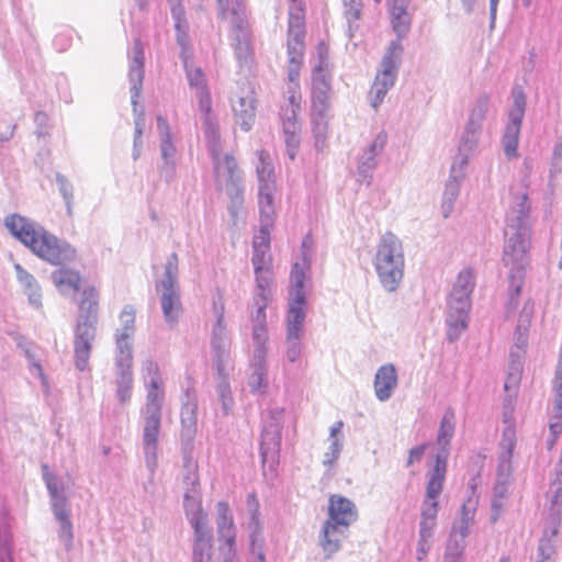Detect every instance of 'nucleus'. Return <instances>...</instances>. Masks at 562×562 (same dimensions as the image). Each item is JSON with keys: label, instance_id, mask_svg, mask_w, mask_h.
Listing matches in <instances>:
<instances>
[{"label": "nucleus", "instance_id": "32", "mask_svg": "<svg viewBox=\"0 0 562 562\" xmlns=\"http://www.w3.org/2000/svg\"><path fill=\"white\" fill-rule=\"evenodd\" d=\"M146 395V414H161L164 401L162 381H150L145 384Z\"/></svg>", "mask_w": 562, "mask_h": 562}, {"label": "nucleus", "instance_id": "2", "mask_svg": "<svg viewBox=\"0 0 562 562\" xmlns=\"http://www.w3.org/2000/svg\"><path fill=\"white\" fill-rule=\"evenodd\" d=\"M475 286V276L471 269H463L453 284L448 301V337L454 340L468 327L471 310V293Z\"/></svg>", "mask_w": 562, "mask_h": 562}, {"label": "nucleus", "instance_id": "63", "mask_svg": "<svg viewBox=\"0 0 562 562\" xmlns=\"http://www.w3.org/2000/svg\"><path fill=\"white\" fill-rule=\"evenodd\" d=\"M342 427H344V423L341 420L336 422L330 427V437L333 438V440L338 439L337 435L341 431Z\"/></svg>", "mask_w": 562, "mask_h": 562}, {"label": "nucleus", "instance_id": "7", "mask_svg": "<svg viewBox=\"0 0 562 562\" xmlns=\"http://www.w3.org/2000/svg\"><path fill=\"white\" fill-rule=\"evenodd\" d=\"M206 142L213 160L217 189L225 190L232 198L241 199L243 188L236 158L232 154L221 156V136H217L216 142Z\"/></svg>", "mask_w": 562, "mask_h": 562}, {"label": "nucleus", "instance_id": "40", "mask_svg": "<svg viewBox=\"0 0 562 562\" xmlns=\"http://www.w3.org/2000/svg\"><path fill=\"white\" fill-rule=\"evenodd\" d=\"M549 430L551 434L549 443L550 448H552L557 443L559 436L562 434V409H558L557 405H553V415L549 424Z\"/></svg>", "mask_w": 562, "mask_h": 562}, {"label": "nucleus", "instance_id": "12", "mask_svg": "<svg viewBox=\"0 0 562 562\" xmlns=\"http://www.w3.org/2000/svg\"><path fill=\"white\" fill-rule=\"evenodd\" d=\"M43 471L46 486L53 498V508L55 516L60 522V537L65 538L66 542L70 544L74 537L72 525L69 519V514L66 506L67 499L63 495V485L59 482L58 477L48 471L47 465H43Z\"/></svg>", "mask_w": 562, "mask_h": 562}, {"label": "nucleus", "instance_id": "28", "mask_svg": "<svg viewBox=\"0 0 562 562\" xmlns=\"http://www.w3.org/2000/svg\"><path fill=\"white\" fill-rule=\"evenodd\" d=\"M177 41L182 46V58L184 63V67L187 69V77L189 85L191 87H194L196 91H200L201 89H207L206 81L204 74L200 68H190L188 66V59L190 57V53L188 50V35L187 33L183 34H177Z\"/></svg>", "mask_w": 562, "mask_h": 562}, {"label": "nucleus", "instance_id": "17", "mask_svg": "<svg viewBox=\"0 0 562 562\" xmlns=\"http://www.w3.org/2000/svg\"><path fill=\"white\" fill-rule=\"evenodd\" d=\"M237 98L233 101V110L236 116L243 120L246 125L245 130H249V122L255 116V90L249 82H243L235 92Z\"/></svg>", "mask_w": 562, "mask_h": 562}, {"label": "nucleus", "instance_id": "50", "mask_svg": "<svg viewBox=\"0 0 562 562\" xmlns=\"http://www.w3.org/2000/svg\"><path fill=\"white\" fill-rule=\"evenodd\" d=\"M432 538L428 537H419L417 549H416V558L418 561H422L428 554L431 547Z\"/></svg>", "mask_w": 562, "mask_h": 562}, {"label": "nucleus", "instance_id": "41", "mask_svg": "<svg viewBox=\"0 0 562 562\" xmlns=\"http://www.w3.org/2000/svg\"><path fill=\"white\" fill-rule=\"evenodd\" d=\"M213 311L216 314V326L214 329V336H222L225 333L224 313H225V301L222 294H218L217 300L213 302Z\"/></svg>", "mask_w": 562, "mask_h": 562}, {"label": "nucleus", "instance_id": "39", "mask_svg": "<svg viewBox=\"0 0 562 562\" xmlns=\"http://www.w3.org/2000/svg\"><path fill=\"white\" fill-rule=\"evenodd\" d=\"M122 369L121 379L119 381L117 395L121 402L130 400L132 394V367L130 369L120 367Z\"/></svg>", "mask_w": 562, "mask_h": 562}, {"label": "nucleus", "instance_id": "19", "mask_svg": "<svg viewBox=\"0 0 562 562\" xmlns=\"http://www.w3.org/2000/svg\"><path fill=\"white\" fill-rule=\"evenodd\" d=\"M95 337V329L77 328L75 330V362L76 367L83 371L88 368L92 352V341Z\"/></svg>", "mask_w": 562, "mask_h": 562}, {"label": "nucleus", "instance_id": "6", "mask_svg": "<svg viewBox=\"0 0 562 562\" xmlns=\"http://www.w3.org/2000/svg\"><path fill=\"white\" fill-rule=\"evenodd\" d=\"M294 7L290 9L289 36H288V78H300L304 63L305 50V27H304V2L292 0Z\"/></svg>", "mask_w": 562, "mask_h": 562}, {"label": "nucleus", "instance_id": "8", "mask_svg": "<svg viewBox=\"0 0 562 562\" xmlns=\"http://www.w3.org/2000/svg\"><path fill=\"white\" fill-rule=\"evenodd\" d=\"M186 516L194 529L193 562H211V544L207 537L206 514L200 498L184 496Z\"/></svg>", "mask_w": 562, "mask_h": 562}, {"label": "nucleus", "instance_id": "46", "mask_svg": "<svg viewBox=\"0 0 562 562\" xmlns=\"http://www.w3.org/2000/svg\"><path fill=\"white\" fill-rule=\"evenodd\" d=\"M14 269L16 272V278L20 283H22L25 288L30 290H38V284L31 273L23 269L19 263L14 265Z\"/></svg>", "mask_w": 562, "mask_h": 562}, {"label": "nucleus", "instance_id": "5", "mask_svg": "<svg viewBox=\"0 0 562 562\" xmlns=\"http://www.w3.org/2000/svg\"><path fill=\"white\" fill-rule=\"evenodd\" d=\"M302 92L299 78H288L286 89L284 91V103L280 108L288 153L291 159H294L300 144L301 124L297 120V113L301 111Z\"/></svg>", "mask_w": 562, "mask_h": 562}, {"label": "nucleus", "instance_id": "3", "mask_svg": "<svg viewBox=\"0 0 562 562\" xmlns=\"http://www.w3.org/2000/svg\"><path fill=\"white\" fill-rule=\"evenodd\" d=\"M374 265L383 286L394 291L402 280L404 268L402 244L394 234L386 233L382 236Z\"/></svg>", "mask_w": 562, "mask_h": 562}, {"label": "nucleus", "instance_id": "25", "mask_svg": "<svg viewBox=\"0 0 562 562\" xmlns=\"http://www.w3.org/2000/svg\"><path fill=\"white\" fill-rule=\"evenodd\" d=\"M52 280L61 294H68L80 290L83 278L76 269L60 268L52 273Z\"/></svg>", "mask_w": 562, "mask_h": 562}, {"label": "nucleus", "instance_id": "42", "mask_svg": "<svg viewBox=\"0 0 562 562\" xmlns=\"http://www.w3.org/2000/svg\"><path fill=\"white\" fill-rule=\"evenodd\" d=\"M173 19L176 20L175 27L177 30V34L187 33L182 27L184 24V9L182 7V0H167Z\"/></svg>", "mask_w": 562, "mask_h": 562}, {"label": "nucleus", "instance_id": "24", "mask_svg": "<svg viewBox=\"0 0 562 562\" xmlns=\"http://www.w3.org/2000/svg\"><path fill=\"white\" fill-rule=\"evenodd\" d=\"M516 430L513 425H508L502 436V440L499 443L501 452H499V471L502 474L509 476L513 470V457L514 450L516 447Z\"/></svg>", "mask_w": 562, "mask_h": 562}, {"label": "nucleus", "instance_id": "47", "mask_svg": "<svg viewBox=\"0 0 562 562\" xmlns=\"http://www.w3.org/2000/svg\"><path fill=\"white\" fill-rule=\"evenodd\" d=\"M346 7V15L349 20H359L361 16L362 0H342Z\"/></svg>", "mask_w": 562, "mask_h": 562}, {"label": "nucleus", "instance_id": "43", "mask_svg": "<svg viewBox=\"0 0 562 562\" xmlns=\"http://www.w3.org/2000/svg\"><path fill=\"white\" fill-rule=\"evenodd\" d=\"M142 372H143L144 379L148 380V382H150V381H155V382L161 381L159 366H158V363L156 361H154L151 359L146 360L143 363Z\"/></svg>", "mask_w": 562, "mask_h": 562}, {"label": "nucleus", "instance_id": "36", "mask_svg": "<svg viewBox=\"0 0 562 562\" xmlns=\"http://www.w3.org/2000/svg\"><path fill=\"white\" fill-rule=\"evenodd\" d=\"M456 426V414L452 408H448L441 419L439 432H438V442L443 445H449L453 434Z\"/></svg>", "mask_w": 562, "mask_h": 562}, {"label": "nucleus", "instance_id": "33", "mask_svg": "<svg viewBox=\"0 0 562 562\" xmlns=\"http://www.w3.org/2000/svg\"><path fill=\"white\" fill-rule=\"evenodd\" d=\"M340 528L333 522H325L323 528V537L321 540V546L326 553L327 558H330L331 554L339 550L340 542Z\"/></svg>", "mask_w": 562, "mask_h": 562}, {"label": "nucleus", "instance_id": "52", "mask_svg": "<svg viewBox=\"0 0 562 562\" xmlns=\"http://www.w3.org/2000/svg\"><path fill=\"white\" fill-rule=\"evenodd\" d=\"M248 506L251 509V519L256 528L259 527V504L255 494H250L247 497Z\"/></svg>", "mask_w": 562, "mask_h": 562}, {"label": "nucleus", "instance_id": "10", "mask_svg": "<svg viewBox=\"0 0 562 562\" xmlns=\"http://www.w3.org/2000/svg\"><path fill=\"white\" fill-rule=\"evenodd\" d=\"M120 328L115 334V346L117 350L116 364L130 369L133 366V337L135 334L136 308L126 304L119 315Z\"/></svg>", "mask_w": 562, "mask_h": 562}, {"label": "nucleus", "instance_id": "56", "mask_svg": "<svg viewBox=\"0 0 562 562\" xmlns=\"http://www.w3.org/2000/svg\"><path fill=\"white\" fill-rule=\"evenodd\" d=\"M533 315V302L527 301L520 312V322L529 325Z\"/></svg>", "mask_w": 562, "mask_h": 562}, {"label": "nucleus", "instance_id": "31", "mask_svg": "<svg viewBox=\"0 0 562 562\" xmlns=\"http://www.w3.org/2000/svg\"><path fill=\"white\" fill-rule=\"evenodd\" d=\"M395 78V75H390L383 71H380L376 75L370 90L371 103L373 108H378L382 103L389 89L393 87Z\"/></svg>", "mask_w": 562, "mask_h": 562}, {"label": "nucleus", "instance_id": "60", "mask_svg": "<svg viewBox=\"0 0 562 562\" xmlns=\"http://www.w3.org/2000/svg\"><path fill=\"white\" fill-rule=\"evenodd\" d=\"M470 524L468 519H463L460 527L458 529H454V532H458L461 539H465L469 535Z\"/></svg>", "mask_w": 562, "mask_h": 562}, {"label": "nucleus", "instance_id": "58", "mask_svg": "<svg viewBox=\"0 0 562 562\" xmlns=\"http://www.w3.org/2000/svg\"><path fill=\"white\" fill-rule=\"evenodd\" d=\"M236 50H237V55L239 58H241V57L246 58L247 56H249L251 54L250 46L247 42L239 43Z\"/></svg>", "mask_w": 562, "mask_h": 562}, {"label": "nucleus", "instance_id": "48", "mask_svg": "<svg viewBox=\"0 0 562 562\" xmlns=\"http://www.w3.org/2000/svg\"><path fill=\"white\" fill-rule=\"evenodd\" d=\"M286 342H288L286 357H288L289 361L294 362L299 359V357L301 355L302 345L300 342V338H288L286 337Z\"/></svg>", "mask_w": 562, "mask_h": 562}, {"label": "nucleus", "instance_id": "27", "mask_svg": "<svg viewBox=\"0 0 562 562\" xmlns=\"http://www.w3.org/2000/svg\"><path fill=\"white\" fill-rule=\"evenodd\" d=\"M330 91L329 81L325 76L316 77L313 81L312 91V112L315 115L323 116L328 109V93Z\"/></svg>", "mask_w": 562, "mask_h": 562}, {"label": "nucleus", "instance_id": "21", "mask_svg": "<svg viewBox=\"0 0 562 562\" xmlns=\"http://www.w3.org/2000/svg\"><path fill=\"white\" fill-rule=\"evenodd\" d=\"M397 385V374L393 364H384L375 373L374 392L380 401L391 397Z\"/></svg>", "mask_w": 562, "mask_h": 562}, {"label": "nucleus", "instance_id": "35", "mask_svg": "<svg viewBox=\"0 0 562 562\" xmlns=\"http://www.w3.org/2000/svg\"><path fill=\"white\" fill-rule=\"evenodd\" d=\"M161 414H146L144 427V445L148 449H156L160 429Z\"/></svg>", "mask_w": 562, "mask_h": 562}, {"label": "nucleus", "instance_id": "20", "mask_svg": "<svg viewBox=\"0 0 562 562\" xmlns=\"http://www.w3.org/2000/svg\"><path fill=\"white\" fill-rule=\"evenodd\" d=\"M5 227L9 232L26 247H30L35 238V235L40 231V226H36L27 218L18 214H12L4 220Z\"/></svg>", "mask_w": 562, "mask_h": 562}, {"label": "nucleus", "instance_id": "57", "mask_svg": "<svg viewBox=\"0 0 562 562\" xmlns=\"http://www.w3.org/2000/svg\"><path fill=\"white\" fill-rule=\"evenodd\" d=\"M0 562H13L11 547L7 543H0Z\"/></svg>", "mask_w": 562, "mask_h": 562}, {"label": "nucleus", "instance_id": "44", "mask_svg": "<svg viewBox=\"0 0 562 562\" xmlns=\"http://www.w3.org/2000/svg\"><path fill=\"white\" fill-rule=\"evenodd\" d=\"M268 226L269 225L263 223V226L260 228L259 234L255 236L252 241L254 250L270 249V232Z\"/></svg>", "mask_w": 562, "mask_h": 562}, {"label": "nucleus", "instance_id": "53", "mask_svg": "<svg viewBox=\"0 0 562 562\" xmlns=\"http://www.w3.org/2000/svg\"><path fill=\"white\" fill-rule=\"evenodd\" d=\"M425 450H426V445H420L418 447L411 449L406 465L411 467L414 463L419 462L425 453Z\"/></svg>", "mask_w": 562, "mask_h": 562}, {"label": "nucleus", "instance_id": "45", "mask_svg": "<svg viewBox=\"0 0 562 562\" xmlns=\"http://www.w3.org/2000/svg\"><path fill=\"white\" fill-rule=\"evenodd\" d=\"M341 451V442L339 439H334L328 448V451L324 454L323 464L330 467L339 458Z\"/></svg>", "mask_w": 562, "mask_h": 562}, {"label": "nucleus", "instance_id": "61", "mask_svg": "<svg viewBox=\"0 0 562 562\" xmlns=\"http://www.w3.org/2000/svg\"><path fill=\"white\" fill-rule=\"evenodd\" d=\"M157 124H158V130L162 134V137L167 136V133H170L169 124L166 119H164L162 116H158Z\"/></svg>", "mask_w": 562, "mask_h": 562}, {"label": "nucleus", "instance_id": "49", "mask_svg": "<svg viewBox=\"0 0 562 562\" xmlns=\"http://www.w3.org/2000/svg\"><path fill=\"white\" fill-rule=\"evenodd\" d=\"M436 527H437V520L420 518V520H419V537L434 538Z\"/></svg>", "mask_w": 562, "mask_h": 562}, {"label": "nucleus", "instance_id": "30", "mask_svg": "<svg viewBox=\"0 0 562 562\" xmlns=\"http://www.w3.org/2000/svg\"><path fill=\"white\" fill-rule=\"evenodd\" d=\"M392 29L398 40L407 36L411 30L412 18L406 7L393 4L390 11Z\"/></svg>", "mask_w": 562, "mask_h": 562}, {"label": "nucleus", "instance_id": "51", "mask_svg": "<svg viewBox=\"0 0 562 562\" xmlns=\"http://www.w3.org/2000/svg\"><path fill=\"white\" fill-rule=\"evenodd\" d=\"M176 153V148L171 142L170 133H167V136L162 137L161 140V155L164 159L168 160Z\"/></svg>", "mask_w": 562, "mask_h": 562}, {"label": "nucleus", "instance_id": "64", "mask_svg": "<svg viewBox=\"0 0 562 562\" xmlns=\"http://www.w3.org/2000/svg\"><path fill=\"white\" fill-rule=\"evenodd\" d=\"M217 2L223 13H226L229 10L228 0H217Z\"/></svg>", "mask_w": 562, "mask_h": 562}, {"label": "nucleus", "instance_id": "1", "mask_svg": "<svg viewBox=\"0 0 562 562\" xmlns=\"http://www.w3.org/2000/svg\"><path fill=\"white\" fill-rule=\"evenodd\" d=\"M251 261L257 284V292L252 299V306L255 308L251 314V319L255 323L252 338L256 344V357L263 359L267 353L266 344L268 341L266 308L272 296L271 285L273 281L270 249L254 250Z\"/></svg>", "mask_w": 562, "mask_h": 562}, {"label": "nucleus", "instance_id": "26", "mask_svg": "<svg viewBox=\"0 0 562 562\" xmlns=\"http://www.w3.org/2000/svg\"><path fill=\"white\" fill-rule=\"evenodd\" d=\"M305 321V297H293L286 319V337L301 338Z\"/></svg>", "mask_w": 562, "mask_h": 562}, {"label": "nucleus", "instance_id": "22", "mask_svg": "<svg viewBox=\"0 0 562 562\" xmlns=\"http://www.w3.org/2000/svg\"><path fill=\"white\" fill-rule=\"evenodd\" d=\"M277 192V182L258 184V205L260 216L263 223L272 225L276 215L274 194Z\"/></svg>", "mask_w": 562, "mask_h": 562}, {"label": "nucleus", "instance_id": "16", "mask_svg": "<svg viewBox=\"0 0 562 562\" xmlns=\"http://www.w3.org/2000/svg\"><path fill=\"white\" fill-rule=\"evenodd\" d=\"M199 110L202 115V125L206 140L216 142L220 134V125L212 110V99L209 89L196 91Z\"/></svg>", "mask_w": 562, "mask_h": 562}, {"label": "nucleus", "instance_id": "29", "mask_svg": "<svg viewBox=\"0 0 562 562\" xmlns=\"http://www.w3.org/2000/svg\"><path fill=\"white\" fill-rule=\"evenodd\" d=\"M256 158L257 160L255 164V169L258 184L269 183V181L277 182L274 167L270 154L265 149H260L256 151Z\"/></svg>", "mask_w": 562, "mask_h": 562}, {"label": "nucleus", "instance_id": "14", "mask_svg": "<svg viewBox=\"0 0 562 562\" xmlns=\"http://www.w3.org/2000/svg\"><path fill=\"white\" fill-rule=\"evenodd\" d=\"M525 95L518 91L514 95V106L509 113V122L503 137L504 151L508 158L517 157L519 133L525 112Z\"/></svg>", "mask_w": 562, "mask_h": 562}, {"label": "nucleus", "instance_id": "13", "mask_svg": "<svg viewBox=\"0 0 562 562\" xmlns=\"http://www.w3.org/2000/svg\"><path fill=\"white\" fill-rule=\"evenodd\" d=\"M77 304V328L95 329L98 322L101 293L95 285H87L80 291Z\"/></svg>", "mask_w": 562, "mask_h": 562}, {"label": "nucleus", "instance_id": "54", "mask_svg": "<svg viewBox=\"0 0 562 562\" xmlns=\"http://www.w3.org/2000/svg\"><path fill=\"white\" fill-rule=\"evenodd\" d=\"M506 504H507V499L494 497V499L492 502V508H493L492 520L493 521H496L501 517L503 510L506 507Z\"/></svg>", "mask_w": 562, "mask_h": 562}, {"label": "nucleus", "instance_id": "55", "mask_svg": "<svg viewBox=\"0 0 562 562\" xmlns=\"http://www.w3.org/2000/svg\"><path fill=\"white\" fill-rule=\"evenodd\" d=\"M560 467H561V469L557 473V480L553 483L554 485L557 484V488L554 491L553 496L551 497L552 506L557 505L559 503L560 498L562 497V465H560Z\"/></svg>", "mask_w": 562, "mask_h": 562}, {"label": "nucleus", "instance_id": "23", "mask_svg": "<svg viewBox=\"0 0 562 562\" xmlns=\"http://www.w3.org/2000/svg\"><path fill=\"white\" fill-rule=\"evenodd\" d=\"M160 303L166 322L176 324L182 312L179 288L161 286Z\"/></svg>", "mask_w": 562, "mask_h": 562}, {"label": "nucleus", "instance_id": "34", "mask_svg": "<svg viewBox=\"0 0 562 562\" xmlns=\"http://www.w3.org/2000/svg\"><path fill=\"white\" fill-rule=\"evenodd\" d=\"M403 50L404 47L401 43V40L397 38L396 41L391 42L385 55L383 56L381 71L396 76L397 65L400 63Z\"/></svg>", "mask_w": 562, "mask_h": 562}, {"label": "nucleus", "instance_id": "18", "mask_svg": "<svg viewBox=\"0 0 562 562\" xmlns=\"http://www.w3.org/2000/svg\"><path fill=\"white\" fill-rule=\"evenodd\" d=\"M216 525L220 539L225 542L228 551H232L235 546L236 529L229 505L225 501L216 504Z\"/></svg>", "mask_w": 562, "mask_h": 562}, {"label": "nucleus", "instance_id": "15", "mask_svg": "<svg viewBox=\"0 0 562 562\" xmlns=\"http://www.w3.org/2000/svg\"><path fill=\"white\" fill-rule=\"evenodd\" d=\"M328 520L338 527L348 528L358 517L356 505L348 498L333 494L329 496Z\"/></svg>", "mask_w": 562, "mask_h": 562}, {"label": "nucleus", "instance_id": "4", "mask_svg": "<svg viewBox=\"0 0 562 562\" xmlns=\"http://www.w3.org/2000/svg\"><path fill=\"white\" fill-rule=\"evenodd\" d=\"M528 247L529 234L524 231L510 236L504 249L503 261L510 269L509 296L512 303L520 295L524 284L525 269L528 265Z\"/></svg>", "mask_w": 562, "mask_h": 562}, {"label": "nucleus", "instance_id": "59", "mask_svg": "<svg viewBox=\"0 0 562 562\" xmlns=\"http://www.w3.org/2000/svg\"><path fill=\"white\" fill-rule=\"evenodd\" d=\"M508 496V490L505 483L497 484L495 486V495L494 497H498L502 499H507Z\"/></svg>", "mask_w": 562, "mask_h": 562}, {"label": "nucleus", "instance_id": "11", "mask_svg": "<svg viewBox=\"0 0 562 562\" xmlns=\"http://www.w3.org/2000/svg\"><path fill=\"white\" fill-rule=\"evenodd\" d=\"M447 473V460L446 458L436 457V462L432 470L429 473V479L426 486V494L420 507L422 519H435L437 520L439 512L438 496L443 490V484Z\"/></svg>", "mask_w": 562, "mask_h": 562}, {"label": "nucleus", "instance_id": "37", "mask_svg": "<svg viewBox=\"0 0 562 562\" xmlns=\"http://www.w3.org/2000/svg\"><path fill=\"white\" fill-rule=\"evenodd\" d=\"M308 269L307 265H300L294 263L292 271H291V282L293 285V297H305L304 294V281H305V273Z\"/></svg>", "mask_w": 562, "mask_h": 562}, {"label": "nucleus", "instance_id": "9", "mask_svg": "<svg viewBox=\"0 0 562 562\" xmlns=\"http://www.w3.org/2000/svg\"><path fill=\"white\" fill-rule=\"evenodd\" d=\"M33 254L52 265H64L76 258V249L68 243L59 240L55 235L40 228L29 247Z\"/></svg>", "mask_w": 562, "mask_h": 562}, {"label": "nucleus", "instance_id": "38", "mask_svg": "<svg viewBox=\"0 0 562 562\" xmlns=\"http://www.w3.org/2000/svg\"><path fill=\"white\" fill-rule=\"evenodd\" d=\"M178 265L179 259L177 254H172L166 266H165V278L161 281V286H178L177 285V276H178Z\"/></svg>", "mask_w": 562, "mask_h": 562}, {"label": "nucleus", "instance_id": "62", "mask_svg": "<svg viewBox=\"0 0 562 562\" xmlns=\"http://www.w3.org/2000/svg\"><path fill=\"white\" fill-rule=\"evenodd\" d=\"M386 143V135L381 133L376 136L374 143L372 144V150H375V148L382 149L383 146Z\"/></svg>", "mask_w": 562, "mask_h": 562}]
</instances>
